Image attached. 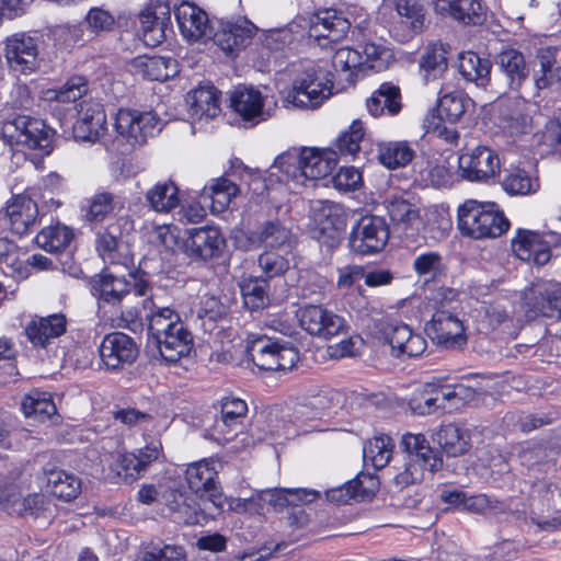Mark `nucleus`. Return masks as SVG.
Returning <instances> with one entry per match:
<instances>
[{"instance_id": "1", "label": "nucleus", "mask_w": 561, "mask_h": 561, "mask_svg": "<svg viewBox=\"0 0 561 561\" xmlns=\"http://www.w3.org/2000/svg\"><path fill=\"white\" fill-rule=\"evenodd\" d=\"M455 297L454 289H438L431 299L435 311L425 327L431 340L446 350L461 348L467 343L463 323L455 312Z\"/></svg>"}, {"instance_id": "2", "label": "nucleus", "mask_w": 561, "mask_h": 561, "mask_svg": "<svg viewBox=\"0 0 561 561\" xmlns=\"http://www.w3.org/2000/svg\"><path fill=\"white\" fill-rule=\"evenodd\" d=\"M335 159L329 152L317 148H293L279 154L273 164L287 180L306 186L329 175L335 168Z\"/></svg>"}, {"instance_id": "3", "label": "nucleus", "mask_w": 561, "mask_h": 561, "mask_svg": "<svg viewBox=\"0 0 561 561\" xmlns=\"http://www.w3.org/2000/svg\"><path fill=\"white\" fill-rule=\"evenodd\" d=\"M400 446L404 453L403 465L393 478L399 489L420 482L425 470L435 472L443 467V459L430 446L423 434L403 435Z\"/></svg>"}, {"instance_id": "4", "label": "nucleus", "mask_w": 561, "mask_h": 561, "mask_svg": "<svg viewBox=\"0 0 561 561\" xmlns=\"http://www.w3.org/2000/svg\"><path fill=\"white\" fill-rule=\"evenodd\" d=\"M510 222L495 203L467 199L458 207V229L462 236L479 240L504 233Z\"/></svg>"}, {"instance_id": "5", "label": "nucleus", "mask_w": 561, "mask_h": 561, "mask_svg": "<svg viewBox=\"0 0 561 561\" xmlns=\"http://www.w3.org/2000/svg\"><path fill=\"white\" fill-rule=\"evenodd\" d=\"M247 353L253 364L265 371H286L299 360L298 351L290 342H279L266 335L249 342Z\"/></svg>"}, {"instance_id": "6", "label": "nucleus", "mask_w": 561, "mask_h": 561, "mask_svg": "<svg viewBox=\"0 0 561 561\" xmlns=\"http://www.w3.org/2000/svg\"><path fill=\"white\" fill-rule=\"evenodd\" d=\"M332 94V83L322 70L308 67L294 81L284 102L298 108H316Z\"/></svg>"}, {"instance_id": "7", "label": "nucleus", "mask_w": 561, "mask_h": 561, "mask_svg": "<svg viewBox=\"0 0 561 561\" xmlns=\"http://www.w3.org/2000/svg\"><path fill=\"white\" fill-rule=\"evenodd\" d=\"M309 217L312 221L314 238L328 247L339 243L341 231L345 226V214L340 204L321 199L312 201Z\"/></svg>"}, {"instance_id": "8", "label": "nucleus", "mask_w": 561, "mask_h": 561, "mask_svg": "<svg viewBox=\"0 0 561 561\" xmlns=\"http://www.w3.org/2000/svg\"><path fill=\"white\" fill-rule=\"evenodd\" d=\"M163 123L152 111L119 110L115 119L117 133L131 146H141L161 131Z\"/></svg>"}, {"instance_id": "9", "label": "nucleus", "mask_w": 561, "mask_h": 561, "mask_svg": "<svg viewBox=\"0 0 561 561\" xmlns=\"http://www.w3.org/2000/svg\"><path fill=\"white\" fill-rule=\"evenodd\" d=\"M163 123L152 111L119 110L115 119L117 133L131 146H141L161 131Z\"/></svg>"}, {"instance_id": "10", "label": "nucleus", "mask_w": 561, "mask_h": 561, "mask_svg": "<svg viewBox=\"0 0 561 561\" xmlns=\"http://www.w3.org/2000/svg\"><path fill=\"white\" fill-rule=\"evenodd\" d=\"M1 136L9 145H22L30 149H45L49 146L48 130L43 121L26 115L7 119Z\"/></svg>"}, {"instance_id": "11", "label": "nucleus", "mask_w": 561, "mask_h": 561, "mask_svg": "<svg viewBox=\"0 0 561 561\" xmlns=\"http://www.w3.org/2000/svg\"><path fill=\"white\" fill-rule=\"evenodd\" d=\"M389 234V227L382 217L364 216L353 227L348 238V247L356 254H375L386 247Z\"/></svg>"}, {"instance_id": "12", "label": "nucleus", "mask_w": 561, "mask_h": 561, "mask_svg": "<svg viewBox=\"0 0 561 561\" xmlns=\"http://www.w3.org/2000/svg\"><path fill=\"white\" fill-rule=\"evenodd\" d=\"M500 170L501 162L497 153L486 146L469 149L458 159L459 175L469 182L485 183L499 175Z\"/></svg>"}, {"instance_id": "13", "label": "nucleus", "mask_w": 561, "mask_h": 561, "mask_svg": "<svg viewBox=\"0 0 561 561\" xmlns=\"http://www.w3.org/2000/svg\"><path fill=\"white\" fill-rule=\"evenodd\" d=\"M217 471L206 460L191 463L185 471L188 488L201 497L203 502L210 503L216 511L221 512L227 499L221 492L217 481Z\"/></svg>"}, {"instance_id": "14", "label": "nucleus", "mask_w": 561, "mask_h": 561, "mask_svg": "<svg viewBox=\"0 0 561 561\" xmlns=\"http://www.w3.org/2000/svg\"><path fill=\"white\" fill-rule=\"evenodd\" d=\"M131 283L124 276L103 271L91 280L92 295L98 300L99 310L118 311L123 300L130 294Z\"/></svg>"}, {"instance_id": "15", "label": "nucleus", "mask_w": 561, "mask_h": 561, "mask_svg": "<svg viewBox=\"0 0 561 561\" xmlns=\"http://www.w3.org/2000/svg\"><path fill=\"white\" fill-rule=\"evenodd\" d=\"M300 327L311 335L330 339L344 331L345 320L321 306L309 305L298 312Z\"/></svg>"}, {"instance_id": "16", "label": "nucleus", "mask_w": 561, "mask_h": 561, "mask_svg": "<svg viewBox=\"0 0 561 561\" xmlns=\"http://www.w3.org/2000/svg\"><path fill=\"white\" fill-rule=\"evenodd\" d=\"M267 98L252 87H238L230 96L231 108L250 126H255L271 117L266 108Z\"/></svg>"}, {"instance_id": "17", "label": "nucleus", "mask_w": 561, "mask_h": 561, "mask_svg": "<svg viewBox=\"0 0 561 561\" xmlns=\"http://www.w3.org/2000/svg\"><path fill=\"white\" fill-rule=\"evenodd\" d=\"M5 58L14 71L30 73L38 66V45L36 38L25 33H16L5 41Z\"/></svg>"}, {"instance_id": "18", "label": "nucleus", "mask_w": 561, "mask_h": 561, "mask_svg": "<svg viewBox=\"0 0 561 561\" xmlns=\"http://www.w3.org/2000/svg\"><path fill=\"white\" fill-rule=\"evenodd\" d=\"M225 239L218 229L202 227L187 230L184 250L195 261H209L220 255Z\"/></svg>"}, {"instance_id": "19", "label": "nucleus", "mask_w": 561, "mask_h": 561, "mask_svg": "<svg viewBox=\"0 0 561 561\" xmlns=\"http://www.w3.org/2000/svg\"><path fill=\"white\" fill-rule=\"evenodd\" d=\"M102 363L107 369H119L130 365L138 356L134 340L123 332L107 334L99 348Z\"/></svg>"}, {"instance_id": "20", "label": "nucleus", "mask_w": 561, "mask_h": 561, "mask_svg": "<svg viewBox=\"0 0 561 561\" xmlns=\"http://www.w3.org/2000/svg\"><path fill=\"white\" fill-rule=\"evenodd\" d=\"M67 331V318L64 313L35 317L24 327L27 341L36 348L46 350L50 343Z\"/></svg>"}, {"instance_id": "21", "label": "nucleus", "mask_w": 561, "mask_h": 561, "mask_svg": "<svg viewBox=\"0 0 561 561\" xmlns=\"http://www.w3.org/2000/svg\"><path fill=\"white\" fill-rule=\"evenodd\" d=\"M174 15L181 34L190 42L210 37L211 30L207 13L194 3L184 1L174 8Z\"/></svg>"}, {"instance_id": "22", "label": "nucleus", "mask_w": 561, "mask_h": 561, "mask_svg": "<svg viewBox=\"0 0 561 561\" xmlns=\"http://www.w3.org/2000/svg\"><path fill=\"white\" fill-rule=\"evenodd\" d=\"M351 23L336 10L327 9L314 14L310 20L309 36L318 42L327 39L335 43L342 39L350 31ZM321 46L325 44L319 43Z\"/></svg>"}, {"instance_id": "23", "label": "nucleus", "mask_w": 561, "mask_h": 561, "mask_svg": "<svg viewBox=\"0 0 561 561\" xmlns=\"http://www.w3.org/2000/svg\"><path fill=\"white\" fill-rule=\"evenodd\" d=\"M385 337L392 348V353L400 357H416L426 350L425 339L402 322H391L385 329Z\"/></svg>"}, {"instance_id": "24", "label": "nucleus", "mask_w": 561, "mask_h": 561, "mask_svg": "<svg viewBox=\"0 0 561 561\" xmlns=\"http://www.w3.org/2000/svg\"><path fill=\"white\" fill-rule=\"evenodd\" d=\"M495 65L503 73L508 89L519 92L529 77L524 54L515 48H505L495 56Z\"/></svg>"}, {"instance_id": "25", "label": "nucleus", "mask_w": 561, "mask_h": 561, "mask_svg": "<svg viewBox=\"0 0 561 561\" xmlns=\"http://www.w3.org/2000/svg\"><path fill=\"white\" fill-rule=\"evenodd\" d=\"M248 412L247 403L239 398H224L221 401L220 419L215 422L214 432L218 442H229L241 425V420Z\"/></svg>"}, {"instance_id": "26", "label": "nucleus", "mask_w": 561, "mask_h": 561, "mask_svg": "<svg viewBox=\"0 0 561 561\" xmlns=\"http://www.w3.org/2000/svg\"><path fill=\"white\" fill-rule=\"evenodd\" d=\"M435 11L465 25H479L485 19L479 0H434Z\"/></svg>"}, {"instance_id": "27", "label": "nucleus", "mask_w": 561, "mask_h": 561, "mask_svg": "<svg viewBox=\"0 0 561 561\" xmlns=\"http://www.w3.org/2000/svg\"><path fill=\"white\" fill-rule=\"evenodd\" d=\"M139 22L144 43L154 47L167 38L170 10L167 7L145 9L139 14Z\"/></svg>"}, {"instance_id": "28", "label": "nucleus", "mask_w": 561, "mask_h": 561, "mask_svg": "<svg viewBox=\"0 0 561 561\" xmlns=\"http://www.w3.org/2000/svg\"><path fill=\"white\" fill-rule=\"evenodd\" d=\"M161 499L176 523L195 525L204 519L198 504L183 491L170 489L162 494Z\"/></svg>"}, {"instance_id": "29", "label": "nucleus", "mask_w": 561, "mask_h": 561, "mask_svg": "<svg viewBox=\"0 0 561 561\" xmlns=\"http://www.w3.org/2000/svg\"><path fill=\"white\" fill-rule=\"evenodd\" d=\"M13 233L23 236L36 225L38 217L37 204L30 197L18 195L5 208Z\"/></svg>"}, {"instance_id": "30", "label": "nucleus", "mask_w": 561, "mask_h": 561, "mask_svg": "<svg viewBox=\"0 0 561 561\" xmlns=\"http://www.w3.org/2000/svg\"><path fill=\"white\" fill-rule=\"evenodd\" d=\"M545 247L541 234L529 230H518L512 240V250L519 260L538 265H543L550 260V250Z\"/></svg>"}, {"instance_id": "31", "label": "nucleus", "mask_w": 561, "mask_h": 561, "mask_svg": "<svg viewBox=\"0 0 561 561\" xmlns=\"http://www.w3.org/2000/svg\"><path fill=\"white\" fill-rule=\"evenodd\" d=\"M106 114L100 104L81 111V117L73 125V136L81 141L95 142L106 130Z\"/></svg>"}, {"instance_id": "32", "label": "nucleus", "mask_w": 561, "mask_h": 561, "mask_svg": "<svg viewBox=\"0 0 561 561\" xmlns=\"http://www.w3.org/2000/svg\"><path fill=\"white\" fill-rule=\"evenodd\" d=\"M188 112L193 118H214L220 112L219 91L210 84L199 85L186 96Z\"/></svg>"}, {"instance_id": "33", "label": "nucleus", "mask_w": 561, "mask_h": 561, "mask_svg": "<svg viewBox=\"0 0 561 561\" xmlns=\"http://www.w3.org/2000/svg\"><path fill=\"white\" fill-rule=\"evenodd\" d=\"M492 62L474 51H463L458 56V70L462 78L478 88L486 89L491 81Z\"/></svg>"}, {"instance_id": "34", "label": "nucleus", "mask_w": 561, "mask_h": 561, "mask_svg": "<svg viewBox=\"0 0 561 561\" xmlns=\"http://www.w3.org/2000/svg\"><path fill=\"white\" fill-rule=\"evenodd\" d=\"M434 439L449 457L462 456L471 448V435L469 430L455 423L440 426Z\"/></svg>"}, {"instance_id": "35", "label": "nucleus", "mask_w": 561, "mask_h": 561, "mask_svg": "<svg viewBox=\"0 0 561 561\" xmlns=\"http://www.w3.org/2000/svg\"><path fill=\"white\" fill-rule=\"evenodd\" d=\"M368 112L378 117L385 113L397 115L401 108V93L399 87L385 82L367 100Z\"/></svg>"}, {"instance_id": "36", "label": "nucleus", "mask_w": 561, "mask_h": 561, "mask_svg": "<svg viewBox=\"0 0 561 561\" xmlns=\"http://www.w3.org/2000/svg\"><path fill=\"white\" fill-rule=\"evenodd\" d=\"M134 66L144 78L152 81H165L179 72L178 60L171 57H138Z\"/></svg>"}, {"instance_id": "37", "label": "nucleus", "mask_w": 561, "mask_h": 561, "mask_svg": "<svg viewBox=\"0 0 561 561\" xmlns=\"http://www.w3.org/2000/svg\"><path fill=\"white\" fill-rule=\"evenodd\" d=\"M161 358L167 363H176L187 356L193 347V335L186 327H180L161 342L154 344Z\"/></svg>"}, {"instance_id": "38", "label": "nucleus", "mask_w": 561, "mask_h": 561, "mask_svg": "<svg viewBox=\"0 0 561 561\" xmlns=\"http://www.w3.org/2000/svg\"><path fill=\"white\" fill-rule=\"evenodd\" d=\"M148 334L153 344L161 342L165 336L180 327H185L178 312L169 307L158 308L147 316Z\"/></svg>"}, {"instance_id": "39", "label": "nucleus", "mask_w": 561, "mask_h": 561, "mask_svg": "<svg viewBox=\"0 0 561 561\" xmlns=\"http://www.w3.org/2000/svg\"><path fill=\"white\" fill-rule=\"evenodd\" d=\"M21 408L27 419L44 422L57 413V408L51 394L37 389L26 393L21 402Z\"/></svg>"}, {"instance_id": "40", "label": "nucleus", "mask_w": 561, "mask_h": 561, "mask_svg": "<svg viewBox=\"0 0 561 561\" xmlns=\"http://www.w3.org/2000/svg\"><path fill=\"white\" fill-rule=\"evenodd\" d=\"M558 49L553 47L542 48L537 54L539 70L534 73V83L537 92L551 89L554 85L561 88V81L558 80L557 62Z\"/></svg>"}, {"instance_id": "41", "label": "nucleus", "mask_w": 561, "mask_h": 561, "mask_svg": "<svg viewBox=\"0 0 561 561\" xmlns=\"http://www.w3.org/2000/svg\"><path fill=\"white\" fill-rule=\"evenodd\" d=\"M128 225L126 218H119L108 225L96 239V251L104 262L118 263V250L122 243V228Z\"/></svg>"}, {"instance_id": "42", "label": "nucleus", "mask_w": 561, "mask_h": 561, "mask_svg": "<svg viewBox=\"0 0 561 561\" xmlns=\"http://www.w3.org/2000/svg\"><path fill=\"white\" fill-rule=\"evenodd\" d=\"M386 207L391 222L401 231L405 232L420 224L419 208L403 197L393 196L389 198Z\"/></svg>"}, {"instance_id": "43", "label": "nucleus", "mask_w": 561, "mask_h": 561, "mask_svg": "<svg viewBox=\"0 0 561 561\" xmlns=\"http://www.w3.org/2000/svg\"><path fill=\"white\" fill-rule=\"evenodd\" d=\"M146 201L152 210L170 213L180 204L179 188L171 180L158 182L147 191Z\"/></svg>"}, {"instance_id": "44", "label": "nucleus", "mask_w": 561, "mask_h": 561, "mask_svg": "<svg viewBox=\"0 0 561 561\" xmlns=\"http://www.w3.org/2000/svg\"><path fill=\"white\" fill-rule=\"evenodd\" d=\"M502 188L511 196H527L539 190V180L524 169L515 168L505 172Z\"/></svg>"}, {"instance_id": "45", "label": "nucleus", "mask_w": 561, "mask_h": 561, "mask_svg": "<svg viewBox=\"0 0 561 561\" xmlns=\"http://www.w3.org/2000/svg\"><path fill=\"white\" fill-rule=\"evenodd\" d=\"M47 483L54 496L67 502L76 499L81 491L80 479L64 470L50 471Z\"/></svg>"}, {"instance_id": "46", "label": "nucleus", "mask_w": 561, "mask_h": 561, "mask_svg": "<svg viewBox=\"0 0 561 561\" xmlns=\"http://www.w3.org/2000/svg\"><path fill=\"white\" fill-rule=\"evenodd\" d=\"M392 448L393 443L389 435L375 436L363 448L364 460L366 463L370 462L376 469H382L391 458Z\"/></svg>"}, {"instance_id": "47", "label": "nucleus", "mask_w": 561, "mask_h": 561, "mask_svg": "<svg viewBox=\"0 0 561 561\" xmlns=\"http://www.w3.org/2000/svg\"><path fill=\"white\" fill-rule=\"evenodd\" d=\"M73 238L72 231L62 225L43 228L35 237L36 244L47 252H58L69 245Z\"/></svg>"}, {"instance_id": "48", "label": "nucleus", "mask_w": 561, "mask_h": 561, "mask_svg": "<svg viewBox=\"0 0 561 561\" xmlns=\"http://www.w3.org/2000/svg\"><path fill=\"white\" fill-rule=\"evenodd\" d=\"M421 70L426 81L442 77L448 68V59L443 45L428 46L421 58Z\"/></svg>"}, {"instance_id": "49", "label": "nucleus", "mask_w": 561, "mask_h": 561, "mask_svg": "<svg viewBox=\"0 0 561 561\" xmlns=\"http://www.w3.org/2000/svg\"><path fill=\"white\" fill-rule=\"evenodd\" d=\"M363 55L358 49L341 47L332 57V66L337 73L344 75V80L354 83V72L363 68Z\"/></svg>"}, {"instance_id": "50", "label": "nucleus", "mask_w": 561, "mask_h": 561, "mask_svg": "<svg viewBox=\"0 0 561 561\" xmlns=\"http://www.w3.org/2000/svg\"><path fill=\"white\" fill-rule=\"evenodd\" d=\"M239 193V187L226 178L215 180L209 186L203 190V197L213 201V208L217 211L225 209L231 199Z\"/></svg>"}, {"instance_id": "51", "label": "nucleus", "mask_w": 561, "mask_h": 561, "mask_svg": "<svg viewBox=\"0 0 561 561\" xmlns=\"http://www.w3.org/2000/svg\"><path fill=\"white\" fill-rule=\"evenodd\" d=\"M470 105H472V100L462 92L447 93L439 99V117L455 123L462 117Z\"/></svg>"}, {"instance_id": "52", "label": "nucleus", "mask_w": 561, "mask_h": 561, "mask_svg": "<svg viewBox=\"0 0 561 561\" xmlns=\"http://www.w3.org/2000/svg\"><path fill=\"white\" fill-rule=\"evenodd\" d=\"M414 150L407 141L389 142L380 148L379 160L388 169L405 167L412 161Z\"/></svg>"}, {"instance_id": "53", "label": "nucleus", "mask_w": 561, "mask_h": 561, "mask_svg": "<svg viewBox=\"0 0 561 561\" xmlns=\"http://www.w3.org/2000/svg\"><path fill=\"white\" fill-rule=\"evenodd\" d=\"M252 37V30L239 24L228 23L221 32L215 34V41L225 51L244 46Z\"/></svg>"}, {"instance_id": "54", "label": "nucleus", "mask_w": 561, "mask_h": 561, "mask_svg": "<svg viewBox=\"0 0 561 561\" xmlns=\"http://www.w3.org/2000/svg\"><path fill=\"white\" fill-rule=\"evenodd\" d=\"M359 51L363 55V67H367L375 71H382L387 69L393 60L392 50L382 44L374 42L365 43Z\"/></svg>"}, {"instance_id": "55", "label": "nucleus", "mask_w": 561, "mask_h": 561, "mask_svg": "<svg viewBox=\"0 0 561 561\" xmlns=\"http://www.w3.org/2000/svg\"><path fill=\"white\" fill-rule=\"evenodd\" d=\"M427 388L433 389L437 396L443 409L446 408L445 403L449 402L451 407L458 408L459 404L468 402L474 397V390L463 385H432L427 383Z\"/></svg>"}, {"instance_id": "56", "label": "nucleus", "mask_w": 561, "mask_h": 561, "mask_svg": "<svg viewBox=\"0 0 561 561\" xmlns=\"http://www.w3.org/2000/svg\"><path fill=\"white\" fill-rule=\"evenodd\" d=\"M260 227L265 248L279 249L291 244V230L285 227L280 221L267 220L260 225Z\"/></svg>"}, {"instance_id": "57", "label": "nucleus", "mask_w": 561, "mask_h": 561, "mask_svg": "<svg viewBox=\"0 0 561 561\" xmlns=\"http://www.w3.org/2000/svg\"><path fill=\"white\" fill-rule=\"evenodd\" d=\"M115 208V196L110 192H99L89 201L85 210V220L90 222H101Z\"/></svg>"}, {"instance_id": "58", "label": "nucleus", "mask_w": 561, "mask_h": 561, "mask_svg": "<svg viewBox=\"0 0 561 561\" xmlns=\"http://www.w3.org/2000/svg\"><path fill=\"white\" fill-rule=\"evenodd\" d=\"M266 282L263 279H248L241 285L243 302L250 310H259L267 306L268 295Z\"/></svg>"}, {"instance_id": "59", "label": "nucleus", "mask_w": 561, "mask_h": 561, "mask_svg": "<svg viewBox=\"0 0 561 561\" xmlns=\"http://www.w3.org/2000/svg\"><path fill=\"white\" fill-rule=\"evenodd\" d=\"M365 135L363 123L353 121L348 130L342 133L336 140V147L342 156L354 158L360 149V141Z\"/></svg>"}, {"instance_id": "60", "label": "nucleus", "mask_w": 561, "mask_h": 561, "mask_svg": "<svg viewBox=\"0 0 561 561\" xmlns=\"http://www.w3.org/2000/svg\"><path fill=\"white\" fill-rule=\"evenodd\" d=\"M259 267L262 271L260 278L263 282L285 274L289 268V261L284 255L274 252H263L257 259Z\"/></svg>"}, {"instance_id": "61", "label": "nucleus", "mask_w": 561, "mask_h": 561, "mask_svg": "<svg viewBox=\"0 0 561 561\" xmlns=\"http://www.w3.org/2000/svg\"><path fill=\"white\" fill-rule=\"evenodd\" d=\"M396 10L401 18L405 19V23L413 33H419L424 26V7L417 0H396Z\"/></svg>"}, {"instance_id": "62", "label": "nucleus", "mask_w": 561, "mask_h": 561, "mask_svg": "<svg viewBox=\"0 0 561 561\" xmlns=\"http://www.w3.org/2000/svg\"><path fill=\"white\" fill-rule=\"evenodd\" d=\"M365 495L366 490L363 488L360 476L325 492L327 499L335 504H347L351 500L364 497Z\"/></svg>"}, {"instance_id": "63", "label": "nucleus", "mask_w": 561, "mask_h": 561, "mask_svg": "<svg viewBox=\"0 0 561 561\" xmlns=\"http://www.w3.org/2000/svg\"><path fill=\"white\" fill-rule=\"evenodd\" d=\"M48 504V500L44 494L34 493L30 494L26 497H22L20 491L18 490L15 501L11 508V515L24 516L32 515L36 516L39 512L46 510V505Z\"/></svg>"}, {"instance_id": "64", "label": "nucleus", "mask_w": 561, "mask_h": 561, "mask_svg": "<svg viewBox=\"0 0 561 561\" xmlns=\"http://www.w3.org/2000/svg\"><path fill=\"white\" fill-rule=\"evenodd\" d=\"M136 561H186L185 550L181 546L164 545L139 554Z\"/></svg>"}]
</instances>
